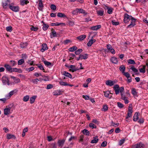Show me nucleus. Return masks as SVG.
<instances>
[{"instance_id": "obj_56", "label": "nucleus", "mask_w": 148, "mask_h": 148, "mask_svg": "<svg viewBox=\"0 0 148 148\" xmlns=\"http://www.w3.org/2000/svg\"><path fill=\"white\" fill-rule=\"evenodd\" d=\"M6 30L8 32H11L12 31V27L11 26L6 27Z\"/></svg>"}, {"instance_id": "obj_59", "label": "nucleus", "mask_w": 148, "mask_h": 148, "mask_svg": "<svg viewBox=\"0 0 148 148\" xmlns=\"http://www.w3.org/2000/svg\"><path fill=\"white\" fill-rule=\"evenodd\" d=\"M30 29L32 31H36L38 30V28L37 27H35L34 26H33L30 28Z\"/></svg>"}, {"instance_id": "obj_55", "label": "nucleus", "mask_w": 148, "mask_h": 148, "mask_svg": "<svg viewBox=\"0 0 148 148\" xmlns=\"http://www.w3.org/2000/svg\"><path fill=\"white\" fill-rule=\"evenodd\" d=\"M34 61H31L30 60H28L27 61V62L31 66H34L35 64H34Z\"/></svg>"}, {"instance_id": "obj_21", "label": "nucleus", "mask_w": 148, "mask_h": 148, "mask_svg": "<svg viewBox=\"0 0 148 148\" xmlns=\"http://www.w3.org/2000/svg\"><path fill=\"white\" fill-rule=\"evenodd\" d=\"M62 74L66 76V77H69L70 78H71L72 77L71 75L68 72H67L66 71H64Z\"/></svg>"}, {"instance_id": "obj_39", "label": "nucleus", "mask_w": 148, "mask_h": 148, "mask_svg": "<svg viewBox=\"0 0 148 148\" xmlns=\"http://www.w3.org/2000/svg\"><path fill=\"white\" fill-rule=\"evenodd\" d=\"M43 25L42 29L44 31H46L47 30L49 27V25L47 24H44V25Z\"/></svg>"}, {"instance_id": "obj_37", "label": "nucleus", "mask_w": 148, "mask_h": 148, "mask_svg": "<svg viewBox=\"0 0 148 148\" xmlns=\"http://www.w3.org/2000/svg\"><path fill=\"white\" fill-rule=\"evenodd\" d=\"M119 69L122 72V73H123L125 71V67L124 65H122L119 67Z\"/></svg>"}, {"instance_id": "obj_28", "label": "nucleus", "mask_w": 148, "mask_h": 148, "mask_svg": "<svg viewBox=\"0 0 148 148\" xmlns=\"http://www.w3.org/2000/svg\"><path fill=\"white\" fill-rule=\"evenodd\" d=\"M28 45V43L26 42H21L20 44V46L21 48H26Z\"/></svg>"}, {"instance_id": "obj_2", "label": "nucleus", "mask_w": 148, "mask_h": 148, "mask_svg": "<svg viewBox=\"0 0 148 148\" xmlns=\"http://www.w3.org/2000/svg\"><path fill=\"white\" fill-rule=\"evenodd\" d=\"M114 90H115V93L116 95L118 94L119 92H120L121 95V98L122 99H127V98L126 97V96L124 95L123 94L124 88L123 87H119V86L118 84H116L113 87Z\"/></svg>"}, {"instance_id": "obj_23", "label": "nucleus", "mask_w": 148, "mask_h": 148, "mask_svg": "<svg viewBox=\"0 0 148 148\" xmlns=\"http://www.w3.org/2000/svg\"><path fill=\"white\" fill-rule=\"evenodd\" d=\"M7 138L8 139H15L16 137L14 135L8 134H7Z\"/></svg>"}, {"instance_id": "obj_11", "label": "nucleus", "mask_w": 148, "mask_h": 148, "mask_svg": "<svg viewBox=\"0 0 148 148\" xmlns=\"http://www.w3.org/2000/svg\"><path fill=\"white\" fill-rule=\"evenodd\" d=\"M103 92L104 95L106 97L110 99L112 98V95H110V94H111L112 95V94L110 93L109 91H104Z\"/></svg>"}, {"instance_id": "obj_13", "label": "nucleus", "mask_w": 148, "mask_h": 148, "mask_svg": "<svg viewBox=\"0 0 148 148\" xmlns=\"http://www.w3.org/2000/svg\"><path fill=\"white\" fill-rule=\"evenodd\" d=\"M4 66L5 68L6 69V70L7 71L9 72L10 73H12V72L13 69V68H12L8 64H5L4 65Z\"/></svg>"}, {"instance_id": "obj_40", "label": "nucleus", "mask_w": 148, "mask_h": 148, "mask_svg": "<svg viewBox=\"0 0 148 148\" xmlns=\"http://www.w3.org/2000/svg\"><path fill=\"white\" fill-rule=\"evenodd\" d=\"M128 63L129 64H136V62L134 60L131 59H129L127 60Z\"/></svg>"}, {"instance_id": "obj_41", "label": "nucleus", "mask_w": 148, "mask_h": 148, "mask_svg": "<svg viewBox=\"0 0 148 148\" xmlns=\"http://www.w3.org/2000/svg\"><path fill=\"white\" fill-rule=\"evenodd\" d=\"M69 56L70 58L69 59V60H71L73 59L74 57H75L76 56L75 54H74L71 53L69 54Z\"/></svg>"}, {"instance_id": "obj_14", "label": "nucleus", "mask_w": 148, "mask_h": 148, "mask_svg": "<svg viewBox=\"0 0 148 148\" xmlns=\"http://www.w3.org/2000/svg\"><path fill=\"white\" fill-rule=\"evenodd\" d=\"M48 49L47 45L46 43L43 44L42 45V48L40 49V51L43 52Z\"/></svg>"}, {"instance_id": "obj_52", "label": "nucleus", "mask_w": 148, "mask_h": 148, "mask_svg": "<svg viewBox=\"0 0 148 148\" xmlns=\"http://www.w3.org/2000/svg\"><path fill=\"white\" fill-rule=\"evenodd\" d=\"M10 65L12 66H13L16 64V62L14 60H10Z\"/></svg>"}, {"instance_id": "obj_35", "label": "nucleus", "mask_w": 148, "mask_h": 148, "mask_svg": "<svg viewBox=\"0 0 148 148\" xmlns=\"http://www.w3.org/2000/svg\"><path fill=\"white\" fill-rule=\"evenodd\" d=\"M77 49V48L76 46H73L69 48V51L73 52L75 51Z\"/></svg>"}, {"instance_id": "obj_5", "label": "nucleus", "mask_w": 148, "mask_h": 148, "mask_svg": "<svg viewBox=\"0 0 148 148\" xmlns=\"http://www.w3.org/2000/svg\"><path fill=\"white\" fill-rule=\"evenodd\" d=\"M132 16H131L129 15L127 13H125L124 15L123 22L125 23H126L129 21L131 18H132Z\"/></svg>"}, {"instance_id": "obj_36", "label": "nucleus", "mask_w": 148, "mask_h": 148, "mask_svg": "<svg viewBox=\"0 0 148 148\" xmlns=\"http://www.w3.org/2000/svg\"><path fill=\"white\" fill-rule=\"evenodd\" d=\"M80 57H81V60L84 59H86L88 58V55L87 54H85L83 55L82 54H79Z\"/></svg>"}, {"instance_id": "obj_33", "label": "nucleus", "mask_w": 148, "mask_h": 148, "mask_svg": "<svg viewBox=\"0 0 148 148\" xmlns=\"http://www.w3.org/2000/svg\"><path fill=\"white\" fill-rule=\"evenodd\" d=\"M36 98V96H33L32 97H31L30 99V103L31 104L33 103L34 102Z\"/></svg>"}, {"instance_id": "obj_22", "label": "nucleus", "mask_w": 148, "mask_h": 148, "mask_svg": "<svg viewBox=\"0 0 148 148\" xmlns=\"http://www.w3.org/2000/svg\"><path fill=\"white\" fill-rule=\"evenodd\" d=\"M101 27V25H100L93 26L91 27V29L93 30H96Z\"/></svg>"}, {"instance_id": "obj_60", "label": "nucleus", "mask_w": 148, "mask_h": 148, "mask_svg": "<svg viewBox=\"0 0 148 148\" xmlns=\"http://www.w3.org/2000/svg\"><path fill=\"white\" fill-rule=\"evenodd\" d=\"M125 141V139H121L119 142V145L120 146L122 145L124 143Z\"/></svg>"}, {"instance_id": "obj_17", "label": "nucleus", "mask_w": 148, "mask_h": 148, "mask_svg": "<svg viewBox=\"0 0 148 148\" xmlns=\"http://www.w3.org/2000/svg\"><path fill=\"white\" fill-rule=\"evenodd\" d=\"M110 60L113 63L116 64L118 63V61L116 57H112L110 59Z\"/></svg>"}, {"instance_id": "obj_62", "label": "nucleus", "mask_w": 148, "mask_h": 148, "mask_svg": "<svg viewBox=\"0 0 148 148\" xmlns=\"http://www.w3.org/2000/svg\"><path fill=\"white\" fill-rule=\"evenodd\" d=\"M144 122V119L143 118H140L138 120V122L140 124L143 123Z\"/></svg>"}, {"instance_id": "obj_43", "label": "nucleus", "mask_w": 148, "mask_h": 148, "mask_svg": "<svg viewBox=\"0 0 148 148\" xmlns=\"http://www.w3.org/2000/svg\"><path fill=\"white\" fill-rule=\"evenodd\" d=\"M39 68V69L42 71H44L45 69L43 67L42 65L41 64H38L36 65ZM44 72H45V71H44Z\"/></svg>"}, {"instance_id": "obj_6", "label": "nucleus", "mask_w": 148, "mask_h": 148, "mask_svg": "<svg viewBox=\"0 0 148 148\" xmlns=\"http://www.w3.org/2000/svg\"><path fill=\"white\" fill-rule=\"evenodd\" d=\"M144 145L141 142L138 143L133 145L131 148H143Z\"/></svg>"}, {"instance_id": "obj_32", "label": "nucleus", "mask_w": 148, "mask_h": 148, "mask_svg": "<svg viewBox=\"0 0 148 148\" xmlns=\"http://www.w3.org/2000/svg\"><path fill=\"white\" fill-rule=\"evenodd\" d=\"M77 10L78 11V12H79L80 13L85 14V15H86L87 13H86V11L83 9L81 8H77Z\"/></svg>"}, {"instance_id": "obj_54", "label": "nucleus", "mask_w": 148, "mask_h": 148, "mask_svg": "<svg viewBox=\"0 0 148 148\" xmlns=\"http://www.w3.org/2000/svg\"><path fill=\"white\" fill-rule=\"evenodd\" d=\"M34 75L36 77H38L40 76H41L42 77H43V76L42 75L41 73H35L34 74Z\"/></svg>"}, {"instance_id": "obj_31", "label": "nucleus", "mask_w": 148, "mask_h": 148, "mask_svg": "<svg viewBox=\"0 0 148 148\" xmlns=\"http://www.w3.org/2000/svg\"><path fill=\"white\" fill-rule=\"evenodd\" d=\"M43 62L45 65L47 66H50L51 67L53 66V65L52 64L51 62H49L46 60L44 61H43Z\"/></svg>"}, {"instance_id": "obj_38", "label": "nucleus", "mask_w": 148, "mask_h": 148, "mask_svg": "<svg viewBox=\"0 0 148 148\" xmlns=\"http://www.w3.org/2000/svg\"><path fill=\"white\" fill-rule=\"evenodd\" d=\"M97 13L100 16H103L104 14V11L103 10H99L97 11Z\"/></svg>"}, {"instance_id": "obj_45", "label": "nucleus", "mask_w": 148, "mask_h": 148, "mask_svg": "<svg viewBox=\"0 0 148 148\" xmlns=\"http://www.w3.org/2000/svg\"><path fill=\"white\" fill-rule=\"evenodd\" d=\"M130 69H132V70L134 73H136L137 72H138V71L137 69L135 68L134 66L132 65L131 67V68Z\"/></svg>"}, {"instance_id": "obj_15", "label": "nucleus", "mask_w": 148, "mask_h": 148, "mask_svg": "<svg viewBox=\"0 0 148 148\" xmlns=\"http://www.w3.org/2000/svg\"><path fill=\"white\" fill-rule=\"evenodd\" d=\"M69 67L71 69L69 70V71H71L72 72H74L79 70V69L75 68V65H71Z\"/></svg>"}, {"instance_id": "obj_48", "label": "nucleus", "mask_w": 148, "mask_h": 148, "mask_svg": "<svg viewBox=\"0 0 148 148\" xmlns=\"http://www.w3.org/2000/svg\"><path fill=\"white\" fill-rule=\"evenodd\" d=\"M108 108L107 105H105L103 106V108L102 109V111L106 112L108 110Z\"/></svg>"}, {"instance_id": "obj_58", "label": "nucleus", "mask_w": 148, "mask_h": 148, "mask_svg": "<svg viewBox=\"0 0 148 148\" xmlns=\"http://www.w3.org/2000/svg\"><path fill=\"white\" fill-rule=\"evenodd\" d=\"M117 106L120 108L123 107L124 105L120 102H118L117 103Z\"/></svg>"}, {"instance_id": "obj_20", "label": "nucleus", "mask_w": 148, "mask_h": 148, "mask_svg": "<svg viewBox=\"0 0 148 148\" xmlns=\"http://www.w3.org/2000/svg\"><path fill=\"white\" fill-rule=\"evenodd\" d=\"M62 94V92L60 90H57L53 92V95L55 96L58 95Z\"/></svg>"}, {"instance_id": "obj_42", "label": "nucleus", "mask_w": 148, "mask_h": 148, "mask_svg": "<svg viewBox=\"0 0 148 148\" xmlns=\"http://www.w3.org/2000/svg\"><path fill=\"white\" fill-rule=\"evenodd\" d=\"M25 61L24 59H21L19 60L18 62V65H21Z\"/></svg>"}, {"instance_id": "obj_63", "label": "nucleus", "mask_w": 148, "mask_h": 148, "mask_svg": "<svg viewBox=\"0 0 148 148\" xmlns=\"http://www.w3.org/2000/svg\"><path fill=\"white\" fill-rule=\"evenodd\" d=\"M59 83L60 84L62 85L67 86L68 85L66 82H63L62 81H60Z\"/></svg>"}, {"instance_id": "obj_4", "label": "nucleus", "mask_w": 148, "mask_h": 148, "mask_svg": "<svg viewBox=\"0 0 148 148\" xmlns=\"http://www.w3.org/2000/svg\"><path fill=\"white\" fill-rule=\"evenodd\" d=\"M18 90L17 89H14L10 91L6 95V97L8 99H9L11 97L14 95H16L17 94Z\"/></svg>"}, {"instance_id": "obj_26", "label": "nucleus", "mask_w": 148, "mask_h": 148, "mask_svg": "<svg viewBox=\"0 0 148 148\" xmlns=\"http://www.w3.org/2000/svg\"><path fill=\"white\" fill-rule=\"evenodd\" d=\"M98 137L97 136L94 137L93 139L91 141V143H97L99 140V139L97 138Z\"/></svg>"}, {"instance_id": "obj_7", "label": "nucleus", "mask_w": 148, "mask_h": 148, "mask_svg": "<svg viewBox=\"0 0 148 148\" xmlns=\"http://www.w3.org/2000/svg\"><path fill=\"white\" fill-rule=\"evenodd\" d=\"M131 21L130 24L128 25L127 28H132L135 25V22L136 19L133 17H132L131 18Z\"/></svg>"}, {"instance_id": "obj_44", "label": "nucleus", "mask_w": 148, "mask_h": 148, "mask_svg": "<svg viewBox=\"0 0 148 148\" xmlns=\"http://www.w3.org/2000/svg\"><path fill=\"white\" fill-rule=\"evenodd\" d=\"M28 3L29 1L27 0H21V4L22 5H24L25 4H26Z\"/></svg>"}, {"instance_id": "obj_9", "label": "nucleus", "mask_w": 148, "mask_h": 148, "mask_svg": "<svg viewBox=\"0 0 148 148\" xmlns=\"http://www.w3.org/2000/svg\"><path fill=\"white\" fill-rule=\"evenodd\" d=\"M107 49L113 54H114L115 53V51L111 45L110 44L107 45Z\"/></svg>"}, {"instance_id": "obj_64", "label": "nucleus", "mask_w": 148, "mask_h": 148, "mask_svg": "<svg viewBox=\"0 0 148 148\" xmlns=\"http://www.w3.org/2000/svg\"><path fill=\"white\" fill-rule=\"evenodd\" d=\"M50 8L52 10H55L56 8V6L54 4L51 5L50 6Z\"/></svg>"}, {"instance_id": "obj_47", "label": "nucleus", "mask_w": 148, "mask_h": 148, "mask_svg": "<svg viewBox=\"0 0 148 148\" xmlns=\"http://www.w3.org/2000/svg\"><path fill=\"white\" fill-rule=\"evenodd\" d=\"M89 126L92 129L96 128L97 127L96 125L92 123H90L89 124Z\"/></svg>"}, {"instance_id": "obj_16", "label": "nucleus", "mask_w": 148, "mask_h": 148, "mask_svg": "<svg viewBox=\"0 0 148 148\" xmlns=\"http://www.w3.org/2000/svg\"><path fill=\"white\" fill-rule=\"evenodd\" d=\"M57 34L56 32L52 28L51 29V33L50 37L51 38L57 36Z\"/></svg>"}, {"instance_id": "obj_24", "label": "nucleus", "mask_w": 148, "mask_h": 148, "mask_svg": "<svg viewBox=\"0 0 148 148\" xmlns=\"http://www.w3.org/2000/svg\"><path fill=\"white\" fill-rule=\"evenodd\" d=\"M86 36L85 35H80L77 37V38L80 41L83 40L85 38H86Z\"/></svg>"}, {"instance_id": "obj_19", "label": "nucleus", "mask_w": 148, "mask_h": 148, "mask_svg": "<svg viewBox=\"0 0 148 148\" xmlns=\"http://www.w3.org/2000/svg\"><path fill=\"white\" fill-rule=\"evenodd\" d=\"M139 115L138 112H136L135 113L134 116L133 120L134 121H136L138 119V116Z\"/></svg>"}, {"instance_id": "obj_61", "label": "nucleus", "mask_w": 148, "mask_h": 148, "mask_svg": "<svg viewBox=\"0 0 148 148\" xmlns=\"http://www.w3.org/2000/svg\"><path fill=\"white\" fill-rule=\"evenodd\" d=\"M78 13L77 10V8H76L75 10H73L72 12V14L73 15H76Z\"/></svg>"}, {"instance_id": "obj_30", "label": "nucleus", "mask_w": 148, "mask_h": 148, "mask_svg": "<svg viewBox=\"0 0 148 148\" xmlns=\"http://www.w3.org/2000/svg\"><path fill=\"white\" fill-rule=\"evenodd\" d=\"M12 69L13 70L12 72H15L20 73H22L23 72L22 71L21 69H18L16 68H13V69Z\"/></svg>"}, {"instance_id": "obj_34", "label": "nucleus", "mask_w": 148, "mask_h": 148, "mask_svg": "<svg viewBox=\"0 0 148 148\" xmlns=\"http://www.w3.org/2000/svg\"><path fill=\"white\" fill-rule=\"evenodd\" d=\"M57 16L59 17H65L67 18V17L64 14L60 12H58L57 14Z\"/></svg>"}, {"instance_id": "obj_3", "label": "nucleus", "mask_w": 148, "mask_h": 148, "mask_svg": "<svg viewBox=\"0 0 148 148\" xmlns=\"http://www.w3.org/2000/svg\"><path fill=\"white\" fill-rule=\"evenodd\" d=\"M2 81L3 85L9 86L12 85V83H10V80L7 77L3 76L2 78Z\"/></svg>"}, {"instance_id": "obj_29", "label": "nucleus", "mask_w": 148, "mask_h": 148, "mask_svg": "<svg viewBox=\"0 0 148 148\" xmlns=\"http://www.w3.org/2000/svg\"><path fill=\"white\" fill-rule=\"evenodd\" d=\"M82 132L86 136H89V135L90 132L87 130L84 129L82 130Z\"/></svg>"}, {"instance_id": "obj_8", "label": "nucleus", "mask_w": 148, "mask_h": 148, "mask_svg": "<svg viewBox=\"0 0 148 148\" xmlns=\"http://www.w3.org/2000/svg\"><path fill=\"white\" fill-rule=\"evenodd\" d=\"M123 74L127 78V82L130 83L132 81V77L130 76V74L128 72L123 73Z\"/></svg>"}, {"instance_id": "obj_57", "label": "nucleus", "mask_w": 148, "mask_h": 148, "mask_svg": "<svg viewBox=\"0 0 148 148\" xmlns=\"http://www.w3.org/2000/svg\"><path fill=\"white\" fill-rule=\"evenodd\" d=\"M112 23L113 25H117L119 24V23L118 22H115V20H113L112 21Z\"/></svg>"}, {"instance_id": "obj_1", "label": "nucleus", "mask_w": 148, "mask_h": 148, "mask_svg": "<svg viewBox=\"0 0 148 148\" xmlns=\"http://www.w3.org/2000/svg\"><path fill=\"white\" fill-rule=\"evenodd\" d=\"M10 0H4L2 3L3 8L6 9L9 6L10 9L14 12H17L19 11V8L18 6L11 5H10Z\"/></svg>"}, {"instance_id": "obj_50", "label": "nucleus", "mask_w": 148, "mask_h": 148, "mask_svg": "<svg viewBox=\"0 0 148 148\" xmlns=\"http://www.w3.org/2000/svg\"><path fill=\"white\" fill-rule=\"evenodd\" d=\"M49 148H56V143H52L50 145Z\"/></svg>"}, {"instance_id": "obj_49", "label": "nucleus", "mask_w": 148, "mask_h": 148, "mask_svg": "<svg viewBox=\"0 0 148 148\" xmlns=\"http://www.w3.org/2000/svg\"><path fill=\"white\" fill-rule=\"evenodd\" d=\"M39 3L38 4V6L40 8H42L44 7L42 3V0H39Z\"/></svg>"}, {"instance_id": "obj_51", "label": "nucleus", "mask_w": 148, "mask_h": 148, "mask_svg": "<svg viewBox=\"0 0 148 148\" xmlns=\"http://www.w3.org/2000/svg\"><path fill=\"white\" fill-rule=\"evenodd\" d=\"M113 9L112 8L109 7V8L108 9L107 13L109 14H111L112 12Z\"/></svg>"}, {"instance_id": "obj_53", "label": "nucleus", "mask_w": 148, "mask_h": 148, "mask_svg": "<svg viewBox=\"0 0 148 148\" xmlns=\"http://www.w3.org/2000/svg\"><path fill=\"white\" fill-rule=\"evenodd\" d=\"M20 82V80L19 78H16L14 79V81L13 83H12V84H17Z\"/></svg>"}, {"instance_id": "obj_27", "label": "nucleus", "mask_w": 148, "mask_h": 148, "mask_svg": "<svg viewBox=\"0 0 148 148\" xmlns=\"http://www.w3.org/2000/svg\"><path fill=\"white\" fill-rule=\"evenodd\" d=\"M131 93L134 96L136 97L138 96V92L136 91V89L134 88H133L132 89Z\"/></svg>"}, {"instance_id": "obj_25", "label": "nucleus", "mask_w": 148, "mask_h": 148, "mask_svg": "<svg viewBox=\"0 0 148 148\" xmlns=\"http://www.w3.org/2000/svg\"><path fill=\"white\" fill-rule=\"evenodd\" d=\"M62 24L64 26L65 25V23H58V22H56V23H52L51 24V25L52 26H58Z\"/></svg>"}, {"instance_id": "obj_10", "label": "nucleus", "mask_w": 148, "mask_h": 148, "mask_svg": "<svg viewBox=\"0 0 148 148\" xmlns=\"http://www.w3.org/2000/svg\"><path fill=\"white\" fill-rule=\"evenodd\" d=\"M116 83V82L114 81L111 80H108L106 82V84L107 85L111 86Z\"/></svg>"}, {"instance_id": "obj_18", "label": "nucleus", "mask_w": 148, "mask_h": 148, "mask_svg": "<svg viewBox=\"0 0 148 148\" xmlns=\"http://www.w3.org/2000/svg\"><path fill=\"white\" fill-rule=\"evenodd\" d=\"M11 108H6L4 109V114L5 115H8L10 113Z\"/></svg>"}, {"instance_id": "obj_46", "label": "nucleus", "mask_w": 148, "mask_h": 148, "mask_svg": "<svg viewBox=\"0 0 148 148\" xmlns=\"http://www.w3.org/2000/svg\"><path fill=\"white\" fill-rule=\"evenodd\" d=\"M29 97L28 95H26L23 98V100L24 101L26 102L28 101L29 99Z\"/></svg>"}, {"instance_id": "obj_12", "label": "nucleus", "mask_w": 148, "mask_h": 148, "mask_svg": "<svg viewBox=\"0 0 148 148\" xmlns=\"http://www.w3.org/2000/svg\"><path fill=\"white\" fill-rule=\"evenodd\" d=\"M65 140L66 139L65 138H63L62 140H58V146L59 147H62L63 145Z\"/></svg>"}]
</instances>
